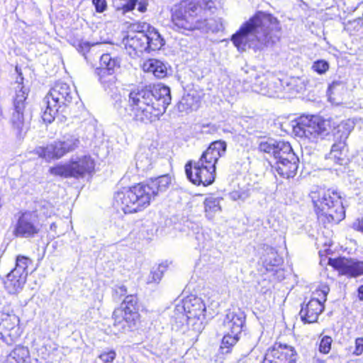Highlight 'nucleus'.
Masks as SVG:
<instances>
[{
	"label": "nucleus",
	"instance_id": "24",
	"mask_svg": "<svg viewBox=\"0 0 363 363\" xmlns=\"http://www.w3.org/2000/svg\"><path fill=\"white\" fill-rule=\"evenodd\" d=\"M16 70L18 73V78L15 82L16 86L14 87L15 95L13 99V108H26L28 91L23 85V78L21 69L16 67Z\"/></svg>",
	"mask_w": 363,
	"mask_h": 363
},
{
	"label": "nucleus",
	"instance_id": "19",
	"mask_svg": "<svg viewBox=\"0 0 363 363\" xmlns=\"http://www.w3.org/2000/svg\"><path fill=\"white\" fill-rule=\"evenodd\" d=\"M64 108L70 106L76 99V93L67 83L58 81L45 96Z\"/></svg>",
	"mask_w": 363,
	"mask_h": 363
},
{
	"label": "nucleus",
	"instance_id": "2",
	"mask_svg": "<svg viewBox=\"0 0 363 363\" xmlns=\"http://www.w3.org/2000/svg\"><path fill=\"white\" fill-rule=\"evenodd\" d=\"M170 103V89L159 83L130 89L125 110L133 121L147 125L159 121Z\"/></svg>",
	"mask_w": 363,
	"mask_h": 363
},
{
	"label": "nucleus",
	"instance_id": "12",
	"mask_svg": "<svg viewBox=\"0 0 363 363\" xmlns=\"http://www.w3.org/2000/svg\"><path fill=\"white\" fill-rule=\"evenodd\" d=\"M79 143L78 138L72 136L66 140H57L45 145L36 147L34 153L47 162H50L59 160L67 153L74 151L79 147Z\"/></svg>",
	"mask_w": 363,
	"mask_h": 363
},
{
	"label": "nucleus",
	"instance_id": "43",
	"mask_svg": "<svg viewBox=\"0 0 363 363\" xmlns=\"http://www.w3.org/2000/svg\"><path fill=\"white\" fill-rule=\"evenodd\" d=\"M189 99H194V96H192V95H191V94H188L186 95V101H189Z\"/></svg>",
	"mask_w": 363,
	"mask_h": 363
},
{
	"label": "nucleus",
	"instance_id": "26",
	"mask_svg": "<svg viewBox=\"0 0 363 363\" xmlns=\"http://www.w3.org/2000/svg\"><path fill=\"white\" fill-rule=\"evenodd\" d=\"M145 33L147 38V52L157 51L164 46V40L155 28L149 26Z\"/></svg>",
	"mask_w": 363,
	"mask_h": 363
},
{
	"label": "nucleus",
	"instance_id": "34",
	"mask_svg": "<svg viewBox=\"0 0 363 363\" xmlns=\"http://www.w3.org/2000/svg\"><path fill=\"white\" fill-rule=\"evenodd\" d=\"M329 64L324 60H318L312 65V69L318 74H323L329 69Z\"/></svg>",
	"mask_w": 363,
	"mask_h": 363
},
{
	"label": "nucleus",
	"instance_id": "5",
	"mask_svg": "<svg viewBox=\"0 0 363 363\" xmlns=\"http://www.w3.org/2000/svg\"><path fill=\"white\" fill-rule=\"evenodd\" d=\"M226 143L216 140L210 143L197 160H189L184 166L189 181L196 186H208L216 179V164L226 152Z\"/></svg>",
	"mask_w": 363,
	"mask_h": 363
},
{
	"label": "nucleus",
	"instance_id": "7",
	"mask_svg": "<svg viewBox=\"0 0 363 363\" xmlns=\"http://www.w3.org/2000/svg\"><path fill=\"white\" fill-rule=\"evenodd\" d=\"M259 152L272 155L277 161L271 162V171L282 179L294 178L298 172L299 158L294 152L291 144L284 140L262 141L258 145Z\"/></svg>",
	"mask_w": 363,
	"mask_h": 363
},
{
	"label": "nucleus",
	"instance_id": "11",
	"mask_svg": "<svg viewBox=\"0 0 363 363\" xmlns=\"http://www.w3.org/2000/svg\"><path fill=\"white\" fill-rule=\"evenodd\" d=\"M32 264V259L25 255H18L14 267L6 274L2 283L10 294L18 293L26 283L28 275V268Z\"/></svg>",
	"mask_w": 363,
	"mask_h": 363
},
{
	"label": "nucleus",
	"instance_id": "40",
	"mask_svg": "<svg viewBox=\"0 0 363 363\" xmlns=\"http://www.w3.org/2000/svg\"><path fill=\"white\" fill-rule=\"evenodd\" d=\"M136 6H138L137 9L138 11L144 13L147 11L148 2L147 0H138Z\"/></svg>",
	"mask_w": 363,
	"mask_h": 363
},
{
	"label": "nucleus",
	"instance_id": "27",
	"mask_svg": "<svg viewBox=\"0 0 363 363\" xmlns=\"http://www.w3.org/2000/svg\"><path fill=\"white\" fill-rule=\"evenodd\" d=\"M46 106L42 113L43 121L48 124L52 123L56 117V115L60 108H64L53 101H50L48 97L44 99Z\"/></svg>",
	"mask_w": 363,
	"mask_h": 363
},
{
	"label": "nucleus",
	"instance_id": "33",
	"mask_svg": "<svg viewBox=\"0 0 363 363\" xmlns=\"http://www.w3.org/2000/svg\"><path fill=\"white\" fill-rule=\"evenodd\" d=\"M333 244L332 242H330L328 244H325L324 247L318 251L320 264H327L328 259L327 257L328 255L333 254L334 252L331 248Z\"/></svg>",
	"mask_w": 363,
	"mask_h": 363
},
{
	"label": "nucleus",
	"instance_id": "20",
	"mask_svg": "<svg viewBox=\"0 0 363 363\" xmlns=\"http://www.w3.org/2000/svg\"><path fill=\"white\" fill-rule=\"evenodd\" d=\"M183 308L188 325L194 327L201 324V318L204 316L206 306L201 298L194 296L185 299Z\"/></svg>",
	"mask_w": 363,
	"mask_h": 363
},
{
	"label": "nucleus",
	"instance_id": "46",
	"mask_svg": "<svg viewBox=\"0 0 363 363\" xmlns=\"http://www.w3.org/2000/svg\"><path fill=\"white\" fill-rule=\"evenodd\" d=\"M199 99H197V100L196 101V105H198V104H199Z\"/></svg>",
	"mask_w": 363,
	"mask_h": 363
},
{
	"label": "nucleus",
	"instance_id": "32",
	"mask_svg": "<svg viewBox=\"0 0 363 363\" xmlns=\"http://www.w3.org/2000/svg\"><path fill=\"white\" fill-rule=\"evenodd\" d=\"M363 27V23L360 19H354L348 21L346 25L345 30L350 33V35H355L359 32Z\"/></svg>",
	"mask_w": 363,
	"mask_h": 363
},
{
	"label": "nucleus",
	"instance_id": "37",
	"mask_svg": "<svg viewBox=\"0 0 363 363\" xmlns=\"http://www.w3.org/2000/svg\"><path fill=\"white\" fill-rule=\"evenodd\" d=\"M137 2L138 0H127L126 2L121 7L123 13H126L133 11L137 5Z\"/></svg>",
	"mask_w": 363,
	"mask_h": 363
},
{
	"label": "nucleus",
	"instance_id": "25",
	"mask_svg": "<svg viewBox=\"0 0 363 363\" xmlns=\"http://www.w3.org/2000/svg\"><path fill=\"white\" fill-rule=\"evenodd\" d=\"M142 68L144 72L152 73L157 79H164L168 74L167 65L163 62L155 58L146 60L143 62Z\"/></svg>",
	"mask_w": 363,
	"mask_h": 363
},
{
	"label": "nucleus",
	"instance_id": "6",
	"mask_svg": "<svg viewBox=\"0 0 363 363\" xmlns=\"http://www.w3.org/2000/svg\"><path fill=\"white\" fill-rule=\"evenodd\" d=\"M318 221L324 227L338 224L345 218L340 193L332 188L317 187L308 194Z\"/></svg>",
	"mask_w": 363,
	"mask_h": 363
},
{
	"label": "nucleus",
	"instance_id": "22",
	"mask_svg": "<svg viewBox=\"0 0 363 363\" xmlns=\"http://www.w3.org/2000/svg\"><path fill=\"white\" fill-rule=\"evenodd\" d=\"M31 118L27 108H13L9 121L12 130L18 136L25 135L30 128Z\"/></svg>",
	"mask_w": 363,
	"mask_h": 363
},
{
	"label": "nucleus",
	"instance_id": "41",
	"mask_svg": "<svg viewBox=\"0 0 363 363\" xmlns=\"http://www.w3.org/2000/svg\"><path fill=\"white\" fill-rule=\"evenodd\" d=\"M151 277H152V279H151V281H150V282H151V281L157 282L160 279L161 276H160V274L158 273L157 272H152Z\"/></svg>",
	"mask_w": 363,
	"mask_h": 363
},
{
	"label": "nucleus",
	"instance_id": "3",
	"mask_svg": "<svg viewBox=\"0 0 363 363\" xmlns=\"http://www.w3.org/2000/svg\"><path fill=\"white\" fill-rule=\"evenodd\" d=\"M172 184L168 174L134 183L118 189L113 194V205L125 215L143 212Z\"/></svg>",
	"mask_w": 363,
	"mask_h": 363
},
{
	"label": "nucleus",
	"instance_id": "39",
	"mask_svg": "<svg viewBox=\"0 0 363 363\" xmlns=\"http://www.w3.org/2000/svg\"><path fill=\"white\" fill-rule=\"evenodd\" d=\"M363 353V337H357L355 340V348L353 354L356 356L361 355Z\"/></svg>",
	"mask_w": 363,
	"mask_h": 363
},
{
	"label": "nucleus",
	"instance_id": "36",
	"mask_svg": "<svg viewBox=\"0 0 363 363\" xmlns=\"http://www.w3.org/2000/svg\"><path fill=\"white\" fill-rule=\"evenodd\" d=\"M128 289L125 285L116 286L112 290L113 296L116 298H121L122 296H127Z\"/></svg>",
	"mask_w": 363,
	"mask_h": 363
},
{
	"label": "nucleus",
	"instance_id": "30",
	"mask_svg": "<svg viewBox=\"0 0 363 363\" xmlns=\"http://www.w3.org/2000/svg\"><path fill=\"white\" fill-rule=\"evenodd\" d=\"M204 211L208 219H212L221 211L219 201L217 199L209 197L204 200Z\"/></svg>",
	"mask_w": 363,
	"mask_h": 363
},
{
	"label": "nucleus",
	"instance_id": "13",
	"mask_svg": "<svg viewBox=\"0 0 363 363\" xmlns=\"http://www.w3.org/2000/svg\"><path fill=\"white\" fill-rule=\"evenodd\" d=\"M329 287L324 284L319 286L313 292V296L305 305H302L299 315L303 323H314L324 311V303L327 300Z\"/></svg>",
	"mask_w": 363,
	"mask_h": 363
},
{
	"label": "nucleus",
	"instance_id": "10",
	"mask_svg": "<svg viewBox=\"0 0 363 363\" xmlns=\"http://www.w3.org/2000/svg\"><path fill=\"white\" fill-rule=\"evenodd\" d=\"M96 162L90 155L70 159L66 163L57 164L49 169V173L61 178L76 179L91 177L95 172Z\"/></svg>",
	"mask_w": 363,
	"mask_h": 363
},
{
	"label": "nucleus",
	"instance_id": "14",
	"mask_svg": "<svg viewBox=\"0 0 363 363\" xmlns=\"http://www.w3.org/2000/svg\"><path fill=\"white\" fill-rule=\"evenodd\" d=\"M42 227L36 211H24L19 213L13 235L16 238H33L41 232Z\"/></svg>",
	"mask_w": 363,
	"mask_h": 363
},
{
	"label": "nucleus",
	"instance_id": "4",
	"mask_svg": "<svg viewBox=\"0 0 363 363\" xmlns=\"http://www.w3.org/2000/svg\"><path fill=\"white\" fill-rule=\"evenodd\" d=\"M216 9V0H180L169 9V28L175 33L191 35L210 28L208 12Z\"/></svg>",
	"mask_w": 363,
	"mask_h": 363
},
{
	"label": "nucleus",
	"instance_id": "1",
	"mask_svg": "<svg viewBox=\"0 0 363 363\" xmlns=\"http://www.w3.org/2000/svg\"><path fill=\"white\" fill-rule=\"evenodd\" d=\"M281 34L282 27L277 17L257 11L231 36V41L238 50L244 51L248 46L255 52H260L275 45Z\"/></svg>",
	"mask_w": 363,
	"mask_h": 363
},
{
	"label": "nucleus",
	"instance_id": "16",
	"mask_svg": "<svg viewBox=\"0 0 363 363\" xmlns=\"http://www.w3.org/2000/svg\"><path fill=\"white\" fill-rule=\"evenodd\" d=\"M121 67V60L113 57L110 53L101 55L99 65L95 69V74L99 81L105 87L115 84L117 78L115 75L116 70Z\"/></svg>",
	"mask_w": 363,
	"mask_h": 363
},
{
	"label": "nucleus",
	"instance_id": "35",
	"mask_svg": "<svg viewBox=\"0 0 363 363\" xmlns=\"http://www.w3.org/2000/svg\"><path fill=\"white\" fill-rule=\"evenodd\" d=\"M116 357V353L113 350L104 351L99 355V358L104 363L113 362Z\"/></svg>",
	"mask_w": 363,
	"mask_h": 363
},
{
	"label": "nucleus",
	"instance_id": "29",
	"mask_svg": "<svg viewBox=\"0 0 363 363\" xmlns=\"http://www.w3.org/2000/svg\"><path fill=\"white\" fill-rule=\"evenodd\" d=\"M240 340V335L227 333L221 340L220 345V351L222 354H229L232 352L233 347L238 343Z\"/></svg>",
	"mask_w": 363,
	"mask_h": 363
},
{
	"label": "nucleus",
	"instance_id": "44",
	"mask_svg": "<svg viewBox=\"0 0 363 363\" xmlns=\"http://www.w3.org/2000/svg\"><path fill=\"white\" fill-rule=\"evenodd\" d=\"M267 84H266V86L260 88V91H264L267 88Z\"/></svg>",
	"mask_w": 363,
	"mask_h": 363
},
{
	"label": "nucleus",
	"instance_id": "42",
	"mask_svg": "<svg viewBox=\"0 0 363 363\" xmlns=\"http://www.w3.org/2000/svg\"><path fill=\"white\" fill-rule=\"evenodd\" d=\"M357 293L359 299L363 301V284L359 286Z\"/></svg>",
	"mask_w": 363,
	"mask_h": 363
},
{
	"label": "nucleus",
	"instance_id": "9",
	"mask_svg": "<svg viewBox=\"0 0 363 363\" xmlns=\"http://www.w3.org/2000/svg\"><path fill=\"white\" fill-rule=\"evenodd\" d=\"M140 301L138 294H128L112 313L113 324L122 330H133L142 322L140 313Z\"/></svg>",
	"mask_w": 363,
	"mask_h": 363
},
{
	"label": "nucleus",
	"instance_id": "15",
	"mask_svg": "<svg viewBox=\"0 0 363 363\" xmlns=\"http://www.w3.org/2000/svg\"><path fill=\"white\" fill-rule=\"evenodd\" d=\"M299 354L295 347L275 342L265 352L261 363H298Z\"/></svg>",
	"mask_w": 363,
	"mask_h": 363
},
{
	"label": "nucleus",
	"instance_id": "31",
	"mask_svg": "<svg viewBox=\"0 0 363 363\" xmlns=\"http://www.w3.org/2000/svg\"><path fill=\"white\" fill-rule=\"evenodd\" d=\"M333 340L331 336L325 335L320 336L319 342L317 343L318 352L323 355L328 354L332 349Z\"/></svg>",
	"mask_w": 363,
	"mask_h": 363
},
{
	"label": "nucleus",
	"instance_id": "47",
	"mask_svg": "<svg viewBox=\"0 0 363 363\" xmlns=\"http://www.w3.org/2000/svg\"><path fill=\"white\" fill-rule=\"evenodd\" d=\"M260 84H261V85H263V84H264V82L261 81V82H260Z\"/></svg>",
	"mask_w": 363,
	"mask_h": 363
},
{
	"label": "nucleus",
	"instance_id": "28",
	"mask_svg": "<svg viewBox=\"0 0 363 363\" xmlns=\"http://www.w3.org/2000/svg\"><path fill=\"white\" fill-rule=\"evenodd\" d=\"M18 318L13 313V310L2 311L0 316V326L6 332L13 329L18 324Z\"/></svg>",
	"mask_w": 363,
	"mask_h": 363
},
{
	"label": "nucleus",
	"instance_id": "17",
	"mask_svg": "<svg viewBox=\"0 0 363 363\" xmlns=\"http://www.w3.org/2000/svg\"><path fill=\"white\" fill-rule=\"evenodd\" d=\"M327 264L339 276L355 278L363 275V261L345 256L329 257Z\"/></svg>",
	"mask_w": 363,
	"mask_h": 363
},
{
	"label": "nucleus",
	"instance_id": "18",
	"mask_svg": "<svg viewBox=\"0 0 363 363\" xmlns=\"http://www.w3.org/2000/svg\"><path fill=\"white\" fill-rule=\"evenodd\" d=\"M333 143L330 149V155L338 164L344 160L345 151L347 150V140L351 133L350 125L345 121H341L331 128Z\"/></svg>",
	"mask_w": 363,
	"mask_h": 363
},
{
	"label": "nucleus",
	"instance_id": "8",
	"mask_svg": "<svg viewBox=\"0 0 363 363\" xmlns=\"http://www.w3.org/2000/svg\"><path fill=\"white\" fill-rule=\"evenodd\" d=\"M292 125L294 134L309 143H317L330 133L332 121L312 114H302L296 118Z\"/></svg>",
	"mask_w": 363,
	"mask_h": 363
},
{
	"label": "nucleus",
	"instance_id": "38",
	"mask_svg": "<svg viewBox=\"0 0 363 363\" xmlns=\"http://www.w3.org/2000/svg\"><path fill=\"white\" fill-rule=\"evenodd\" d=\"M92 4L97 13H103L107 9L106 0H92Z\"/></svg>",
	"mask_w": 363,
	"mask_h": 363
},
{
	"label": "nucleus",
	"instance_id": "23",
	"mask_svg": "<svg viewBox=\"0 0 363 363\" xmlns=\"http://www.w3.org/2000/svg\"><path fill=\"white\" fill-rule=\"evenodd\" d=\"M245 316L240 310L230 311L227 313L224 325L229 330V333L240 335L242 331Z\"/></svg>",
	"mask_w": 363,
	"mask_h": 363
},
{
	"label": "nucleus",
	"instance_id": "21",
	"mask_svg": "<svg viewBox=\"0 0 363 363\" xmlns=\"http://www.w3.org/2000/svg\"><path fill=\"white\" fill-rule=\"evenodd\" d=\"M147 38L144 30H129L124 39L125 48L130 55L147 52Z\"/></svg>",
	"mask_w": 363,
	"mask_h": 363
},
{
	"label": "nucleus",
	"instance_id": "45",
	"mask_svg": "<svg viewBox=\"0 0 363 363\" xmlns=\"http://www.w3.org/2000/svg\"><path fill=\"white\" fill-rule=\"evenodd\" d=\"M330 358L335 359L337 358V357H336V356H330Z\"/></svg>",
	"mask_w": 363,
	"mask_h": 363
}]
</instances>
